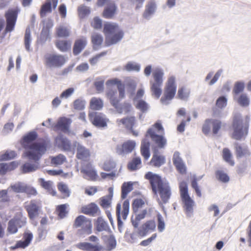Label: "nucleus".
<instances>
[{
	"mask_svg": "<svg viewBox=\"0 0 251 251\" xmlns=\"http://www.w3.org/2000/svg\"><path fill=\"white\" fill-rule=\"evenodd\" d=\"M37 137L36 132L30 131L23 137L22 141L25 155L29 159L35 161L40 159L50 146V141L47 139L42 138L35 141Z\"/></svg>",
	"mask_w": 251,
	"mask_h": 251,
	"instance_id": "nucleus-1",
	"label": "nucleus"
},
{
	"mask_svg": "<svg viewBox=\"0 0 251 251\" xmlns=\"http://www.w3.org/2000/svg\"><path fill=\"white\" fill-rule=\"evenodd\" d=\"M103 32L105 35L106 46L117 43L122 39L124 35L118 24L113 22H107L104 24Z\"/></svg>",
	"mask_w": 251,
	"mask_h": 251,
	"instance_id": "nucleus-2",
	"label": "nucleus"
},
{
	"mask_svg": "<svg viewBox=\"0 0 251 251\" xmlns=\"http://www.w3.org/2000/svg\"><path fill=\"white\" fill-rule=\"evenodd\" d=\"M249 118L246 117V124L244 126L241 115L234 113L233 117L232 127L233 133L232 138L237 140H240L244 135L248 134Z\"/></svg>",
	"mask_w": 251,
	"mask_h": 251,
	"instance_id": "nucleus-3",
	"label": "nucleus"
},
{
	"mask_svg": "<svg viewBox=\"0 0 251 251\" xmlns=\"http://www.w3.org/2000/svg\"><path fill=\"white\" fill-rule=\"evenodd\" d=\"M179 187L184 211L187 217L190 218L193 215L195 202L189 195L188 185L185 181H181L179 183Z\"/></svg>",
	"mask_w": 251,
	"mask_h": 251,
	"instance_id": "nucleus-4",
	"label": "nucleus"
},
{
	"mask_svg": "<svg viewBox=\"0 0 251 251\" xmlns=\"http://www.w3.org/2000/svg\"><path fill=\"white\" fill-rule=\"evenodd\" d=\"M26 224V218L21 212H17L14 217L7 223V234L16 233L19 228L24 227Z\"/></svg>",
	"mask_w": 251,
	"mask_h": 251,
	"instance_id": "nucleus-5",
	"label": "nucleus"
},
{
	"mask_svg": "<svg viewBox=\"0 0 251 251\" xmlns=\"http://www.w3.org/2000/svg\"><path fill=\"white\" fill-rule=\"evenodd\" d=\"M176 86L175 84V77L171 76L168 79L164 96L160 100L162 104L167 105L169 103L168 100H172L174 97L176 93Z\"/></svg>",
	"mask_w": 251,
	"mask_h": 251,
	"instance_id": "nucleus-6",
	"label": "nucleus"
},
{
	"mask_svg": "<svg viewBox=\"0 0 251 251\" xmlns=\"http://www.w3.org/2000/svg\"><path fill=\"white\" fill-rule=\"evenodd\" d=\"M146 136H149L152 142L156 145L153 148H156L158 149H164L167 145L166 138L163 135L157 134L153 127H151L148 129Z\"/></svg>",
	"mask_w": 251,
	"mask_h": 251,
	"instance_id": "nucleus-7",
	"label": "nucleus"
},
{
	"mask_svg": "<svg viewBox=\"0 0 251 251\" xmlns=\"http://www.w3.org/2000/svg\"><path fill=\"white\" fill-rule=\"evenodd\" d=\"M18 10L15 9H8L5 13L6 27L4 31L5 33L10 32L14 29L18 18Z\"/></svg>",
	"mask_w": 251,
	"mask_h": 251,
	"instance_id": "nucleus-8",
	"label": "nucleus"
},
{
	"mask_svg": "<svg viewBox=\"0 0 251 251\" xmlns=\"http://www.w3.org/2000/svg\"><path fill=\"white\" fill-rule=\"evenodd\" d=\"M164 74L160 70H157L153 74V77L154 82H153L151 86V90L157 99H158L161 93V86L163 83V75Z\"/></svg>",
	"mask_w": 251,
	"mask_h": 251,
	"instance_id": "nucleus-9",
	"label": "nucleus"
},
{
	"mask_svg": "<svg viewBox=\"0 0 251 251\" xmlns=\"http://www.w3.org/2000/svg\"><path fill=\"white\" fill-rule=\"evenodd\" d=\"M90 119L93 124L98 128L107 127V123L109 121L105 115L101 113L92 112L89 114Z\"/></svg>",
	"mask_w": 251,
	"mask_h": 251,
	"instance_id": "nucleus-10",
	"label": "nucleus"
},
{
	"mask_svg": "<svg viewBox=\"0 0 251 251\" xmlns=\"http://www.w3.org/2000/svg\"><path fill=\"white\" fill-rule=\"evenodd\" d=\"M74 225L76 227H82L87 234L92 233L91 222L83 215H80L75 219Z\"/></svg>",
	"mask_w": 251,
	"mask_h": 251,
	"instance_id": "nucleus-11",
	"label": "nucleus"
},
{
	"mask_svg": "<svg viewBox=\"0 0 251 251\" xmlns=\"http://www.w3.org/2000/svg\"><path fill=\"white\" fill-rule=\"evenodd\" d=\"M72 120L65 117H60L55 125L53 126V130H59L64 133H67L69 131L70 126L72 123Z\"/></svg>",
	"mask_w": 251,
	"mask_h": 251,
	"instance_id": "nucleus-12",
	"label": "nucleus"
},
{
	"mask_svg": "<svg viewBox=\"0 0 251 251\" xmlns=\"http://www.w3.org/2000/svg\"><path fill=\"white\" fill-rule=\"evenodd\" d=\"M145 178L150 180L152 191L155 193H156L157 187L158 189L160 185L164 184L166 182L162 180L159 176L150 172L146 174Z\"/></svg>",
	"mask_w": 251,
	"mask_h": 251,
	"instance_id": "nucleus-13",
	"label": "nucleus"
},
{
	"mask_svg": "<svg viewBox=\"0 0 251 251\" xmlns=\"http://www.w3.org/2000/svg\"><path fill=\"white\" fill-rule=\"evenodd\" d=\"M39 201L36 200H32L25 206V209L28 212L30 219H33L39 215L40 210Z\"/></svg>",
	"mask_w": 251,
	"mask_h": 251,
	"instance_id": "nucleus-14",
	"label": "nucleus"
},
{
	"mask_svg": "<svg viewBox=\"0 0 251 251\" xmlns=\"http://www.w3.org/2000/svg\"><path fill=\"white\" fill-rule=\"evenodd\" d=\"M76 247L84 251H104L103 247L99 243L93 244L89 242H81L77 244Z\"/></svg>",
	"mask_w": 251,
	"mask_h": 251,
	"instance_id": "nucleus-15",
	"label": "nucleus"
},
{
	"mask_svg": "<svg viewBox=\"0 0 251 251\" xmlns=\"http://www.w3.org/2000/svg\"><path fill=\"white\" fill-rule=\"evenodd\" d=\"M73 146L76 148V157L78 159L85 160L90 156L89 150L80 143L74 141Z\"/></svg>",
	"mask_w": 251,
	"mask_h": 251,
	"instance_id": "nucleus-16",
	"label": "nucleus"
},
{
	"mask_svg": "<svg viewBox=\"0 0 251 251\" xmlns=\"http://www.w3.org/2000/svg\"><path fill=\"white\" fill-rule=\"evenodd\" d=\"M135 146L136 143L135 141L128 140L124 143L122 146H117L116 152L119 155H125L131 152Z\"/></svg>",
	"mask_w": 251,
	"mask_h": 251,
	"instance_id": "nucleus-17",
	"label": "nucleus"
},
{
	"mask_svg": "<svg viewBox=\"0 0 251 251\" xmlns=\"http://www.w3.org/2000/svg\"><path fill=\"white\" fill-rule=\"evenodd\" d=\"M118 7L116 3L114 2L107 4L104 8L102 16L107 19H113L117 13Z\"/></svg>",
	"mask_w": 251,
	"mask_h": 251,
	"instance_id": "nucleus-18",
	"label": "nucleus"
},
{
	"mask_svg": "<svg viewBox=\"0 0 251 251\" xmlns=\"http://www.w3.org/2000/svg\"><path fill=\"white\" fill-rule=\"evenodd\" d=\"M152 151L153 155L150 164L155 167L159 168L165 163V157L159 154V151L156 148H152Z\"/></svg>",
	"mask_w": 251,
	"mask_h": 251,
	"instance_id": "nucleus-19",
	"label": "nucleus"
},
{
	"mask_svg": "<svg viewBox=\"0 0 251 251\" xmlns=\"http://www.w3.org/2000/svg\"><path fill=\"white\" fill-rule=\"evenodd\" d=\"M56 145L64 151H71V141L62 134L57 136L55 139Z\"/></svg>",
	"mask_w": 251,
	"mask_h": 251,
	"instance_id": "nucleus-20",
	"label": "nucleus"
},
{
	"mask_svg": "<svg viewBox=\"0 0 251 251\" xmlns=\"http://www.w3.org/2000/svg\"><path fill=\"white\" fill-rule=\"evenodd\" d=\"M58 0H46L41 7L40 14L41 17H45L47 13L52 12V8L55 9L57 5Z\"/></svg>",
	"mask_w": 251,
	"mask_h": 251,
	"instance_id": "nucleus-21",
	"label": "nucleus"
},
{
	"mask_svg": "<svg viewBox=\"0 0 251 251\" xmlns=\"http://www.w3.org/2000/svg\"><path fill=\"white\" fill-rule=\"evenodd\" d=\"M156 224L154 221L150 220L143 224L139 228H138V233L139 236L144 237L150 232L155 230Z\"/></svg>",
	"mask_w": 251,
	"mask_h": 251,
	"instance_id": "nucleus-22",
	"label": "nucleus"
},
{
	"mask_svg": "<svg viewBox=\"0 0 251 251\" xmlns=\"http://www.w3.org/2000/svg\"><path fill=\"white\" fill-rule=\"evenodd\" d=\"M158 190L163 203H167L171 195V188L169 183L166 182L164 184L160 185Z\"/></svg>",
	"mask_w": 251,
	"mask_h": 251,
	"instance_id": "nucleus-23",
	"label": "nucleus"
},
{
	"mask_svg": "<svg viewBox=\"0 0 251 251\" xmlns=\"http://www.w3.org/2000/svg\"><path fill=\"white\" fill-rule=\"evenodd\" d=\"M173 164L176 170L181 174L186 173L185 165L182 158L180 156V153L178 151H175L173 157Z\"/></svg>",
	"mask_w": 251,
	"mask_h": 251,
	"instance_id": "nucleus-24",
	"label": "nucleus"
},
{
	"mask_svg": "<svg viewBox=\"0 0 251 251\" xmlns=\"http://www.w3.org/2000/svg\"><path fill=\"white\" fill-rule=\"evenodd\" d=\"M106 85L108 87L110 85L115 86V88L119 91V98L120 100L125 97V86L118 79H109L106 81Z\"/></svg>",
	"mask_w": 251,
	"mask_h": 251,
	"instance_id": "nucleus-25",
	"label": "nucleus"
},
{
	"mask_svg": "<svg viewBox=\"0 0 251 251\" xmlns=\"http://www.w3.org/2000/svg\"><path fill=\"white\" fill-rule=\"evenodd\" d=\"M87 44V40L86 37H81L76 39L74 43L73 47V53L75 55H77L81 52L85 48Z\"/></svg>",
	"mask_w": 251,
	"mask_h": 251,
	"instance_id": "nucleus-26",
	"label": "nucleus"
},
{
	"mask_svg": "<svg viewBox=\"0 0 251 251\" xmlns=\"http://www.w3.org/2000/svg\"><path fill=\"white\" fill-rule=\"evenodd\" d=\"M111 86L112 87L108 90L107 96L109 100L110 104L114 107H115L119 103L120 100L119 98H118V93L117 89L115 88V86Z\"/></svg>",
	"mask_w": 251,
	"mask_h": 251,
	"instance_id": "nucleus-27",
	"label": "nucleus"
},
{
	"mask_svg": "<svg viewBox=\"0 0 251 251\" xmlns=\"http://www.w3.org/2000/svg\"><path fill=\"white\" fill-rule=\"evenodd\" d=\"M80 172L83 174V177L85 179L95 180L98 176L96 171L92 167L87 165L80 170Z\"/></svg>",
	"mask_w": 251,
	"mask_h": 251,
	"instance_id": "nucleus-28",
	"label": "nucleus"
},
{
	"mask_svg": "<svg viewBox=\"0 0 251 251\" xmlns=\"http://www.w3.org/2000/svg\"><path fill=\"white\" fill-rule=\"evenodd\" d=\"M99 211V207L94 203H91L81 207V212L83 213L92 216H94Z\"/></svg>",
	"mask_w": 251,
	"mask_h": 251,
	"instance_id": "nucleus-29",
	"label": "nucleus"
},
{
	"mask_svg": "<svg viewBox=\"0 0 251 251\" xmlns=\"http://www.w3.org/2000/svg\"><path fill=\"white\" fill-rule=\"evenodd\" d=\"M109 194L100 198V205L104 208H108L111 203L112 198L113 196V189L112 187L108 188Z\"/></svg>",
	"mask_w": 251,
	"mask_h": 251,
	"instance_id": "nucleus-30",
	"label": "nucleus"
},
{
	"mask_svg": "<svg viewBox=\"0 0 251 251\" xmlns=\"http://www.w3.org/2000/svg\"><path fill=\"white\" fill-rule=\"evenodd\" d=\"M35 163H31L29 162L25 163L22 166V171L23 173H29L36 171L39 168L38 161H35Z\"/></svg>",
	"mask_w": 251,
	"mask_h": 251,
	"instance_id": "nucleus-31",
	"label": "nucleus"
},
{
	"mask_svg": "<svg viewBox=\"0 0 251 251\" xmlns=\"http://www.w3.org/2000/svg\"><path fill=\"white\" fill-rule=\"evenodd\" d=\"M95 226L99 232L111 230L108 223L102 217H99L97 219L95 224Z\"/></svg>",
	"mask_w": 251,
	"mask_h": 251,
	"instance_id": "nucleus-32",
	"label": "nucleus"
},
{
	"mask_svg": "<svg viewBox=\"0 0 251 251\" xmlns=\"http://www.w3.org/2000/svg\"><path fill=\"white\" fill-rule=\"evenodd\" d=\"M55 46L62 52H66L71 50V42L70 40H59L55 42Z\"/></svg>",
	"mask_w": 251,
	"mask_h": 251,
	"instance_id": "nucleus-33",
	"label": "nucleus"
},
{
	"mask_svg": "<svg viewBox=\"0 0 251 251\" xmlns=\"http://www.w3.org/2000/svg\"><path fill=\"white\" fill-rule=\"evenodd\" d=\"M150 146L149 141L146 139L143 140L141 145V152L146 160L148 159L150 156Z\"/></svg>",
	"mask_w": 251,
	"mask_h": 251,
	"instance_id": "nucleus-34",
	"label": "nucleus"
},
{
	"mask_svg": "<svg viewBox=\"0 0 251 251\" xmlns=\"http://www.w3.org/2000/svg\"><path fill=\"white\" fill-rule=\"evenodd\" d=\"M47 63H64L65 58L62 55L56 54H47L46 56Z\"/></svg>",
	"mask_w": 251,
	"mask_h": 251,
	"instance_id": "nucleus-35",
	"label": "nucleus"
},
{
	"mask_svg": "<svg viewBox=\"0 0 251 251\" xmlns=\"http://www.w3.org/2000/svg\"><path fill=\"white\" fill-rule=\"evenodd\" d=\"M70 35V29L66 26L61 25L56 28V35L58 37L67 38Z\"/></svg>",
	"mask_w": 251,
	"mask_h": 251,
	"instance_id": "nucleus-36",
	"label": "nucleus"
},
{
	"mask_svg": "<svg viewBox=\"0 0 251 251\" xmlns=\"http://www.w3.org/2000/svg\"><path fill=\"white\" fill-rule=\"evenodd\" d=\"M121 188V198L122 199H125L126 197L127 194L133 190V183L130 181L124 182L122 184Z\"/></svg>",
	"mask_w": 251,
	"mask_h": 251,
	"instance_id": "nucleus-37",
	"label": "nucleus"
},
{
	"mask_svg": "<svg viewBox=\"0 0 251 251\" xmlns=\"http://www.w3.org/2000/svg\"><path fill=\"white\" fill-rule=\"evenodd\" d=\"M131 105L127 102H124L123 103H119L115 108L117 113L122 114L124 112L125 113H128L129 112L131 109Z\"/></svg>",
	"mask_w": 251,
	"mask_h": 251,
	"instance_id": "nucleus-38",
	"label": "nucleus"
},
{
	"mask_svg": "<svg viewBox=\"0 0 251 251\" xmlns=\"http://www.w3.org/2000/svg\"><path fill=\"white\" fill-rule=\"evenodd\" d=\"M103 41L102 36L98 33L94 32L91 35V42L94 47L100 46Z\"/></svg>",
	"mask_w": 251,
	"mask_h": 251,
	"instance_id": "nucleus-39",
	"label": "nucleus"
},
{
	"mask_svg": "<svg viewBox=\"0 0 251 251\" xmlns=\"http://www.w3.org/2000/svg\"><path fill=\"white\" fill-rule=\"evenodd\" d=\"M38 182L40 185L44 189L49 192L52 191V195H55L56 192L53 191V182L51 181H46L44 178H40L38 179Z\"/></svg>",
	"mask_w": 251,
	"mask_h": 251,
	"instance_id": "nucleus-40",
	"label": "nucleus"
},
{
	"mask_svg": "<svg viewBox=\"0 0 251 251\" xmlns=\"http://www.w3.org/2000/svg\"><path fill=\"white\" fill-rule=\"evenodd\" d=\"M77 13L80 18H84L90 13V10L88 7L81 5L77 8Z\"/></svg>",
	"mask_w": 251,
	"mask_h": 251,
	"instance_id": "nucleus-41",
	"label": "nucleus"
},
{
	"mask_svg": "<svg viewBox=\"0 0 251 251\" xmlns=\"http://www.w3.org/2000/svg\"><path fill=\"white\" fill-rule=\"evenodd\" d=\"M17 156V153L13 151H7L3 154L0 155V161H5L11 160L15 158Z\"/></svg>",
	"mask_w": 251,
	"mask_h": 251,
	"instance_id": "nucleus-42",
	"label": "nucleus"
},
{
	"mask_svg": "<svg viewBox=\"0 0 251 251\" xmlns=\"http://www.w3.org/2000/svg\"><path fill=\"white\" fill-rule=\"evenodd\" d=\"M69 206L67 203L63 204L58 205L57 207V211L58 212V215L61 218L63 219L66 217L68 212L67 211V208Z\"/></svg>",
	"mask_w": 251,
	"mask_h": 251,
	"instance_id": "nucleus-43",
	"label": "nucleus"
},
{
	"mask_svg": "<svg viewBox=\"0 0 251 251\" xmlns=\"http://www.w3.org/2000/svg\"><path fill=\"white\" fill-rule=\"evenodd\" d=\"M25 185L24 183L19 182L11 185L10 188L15 193H24L25 191Z\"/></svg>",
	"mask_w": 251,
	"mask_h": 251,
	"instance_id": "nucleus-44",
	"label": "nucleus"
},
{
	"mask_svg": "<svg viewBox=\"0 0 251 251\" xmlns=\"http://www.w3.org/2000/svg\"><path fill=\"white\" fill-rule=\"evenodd\" d=\"M31 31L29 27L26 28L24 37V43L26 50H29L30 44L31 41Z\"/></svg>",
	"mask_w": 251,
	"mask_h": 251,
	"instance_id": "nucleus-45",
	"label": "nucleus"
},
{
	"mask_svg": "<svg viewBox=\"0 0 251 251\" xmlns=\"http://www.w3.org/2000/svg\"><path fill=\"white\" fill-rule=\"evenodd\" d=\"M91 108L94 110H100L103 107V101L101 100L93 98L90 102Z\"/></svg>",
	"mask_w": 251,
	"mask_h": 251,
	"instance_id": "nucleus-46",
	"label": "nucleus"
},
{
	"mask_svg": "<svg viewBox=\"0 0 251 251\" xmlns=\"http://www.w3.org/2000/svg\"><path fill=\"white\" fill-rule=\"evenodd\" d=\"M223 156L224 159L231 166L234 165V162L232 160V154L228 149H224L223 151Z\"/></svg>",
	"mask_w": 251,
	"mask_h": 251,
	"instance_id": "nucleus-47",
	"label": "nucleus"
},
{
	"mask_svg": "<svg viewBox=\"0 0 251 251\" xmlns=\"http://www.w3.org/2000/svg\"><path fill=\"white\" fill-rule=\"evenodd\" d=\"M215 175L216 178L222 182L227 183L229 180L228 175L223 171L218 170L216 172Z\"/></svg>",
	"mask_w": 251,
	"mask_h": 251,
	"instance_id": "nucleus-48",
	"label": "nucleus"
},
{
	"mask_svg": "<svg viewBox=\"0 0 251 251\" xmlns=\"http://www.w3.org/2000/svg\"><path fill=\"white\" fill-rule=\"evenodd\" d=\"M190 91L185 87L179 88L177 92V96L179 99L183 100H187L189 97Z\"/></svg>",
	"mask_w": 251,
	"mask_h": 251,
	"instance_id": "nucleus-49",
	"label": "nucleus"
},
{
	"mask_svg": "<svg viewBox=\"0 0 251 251\" xmlns=\"http://www.w3.org/2000/svg\"><path fill=\"white\" fill-rule=\"evenodd\" d=\"M117 242L115 236L113 235H110L107 240V251H111L116 248Z\"/></svg>",
	"mask_w": 251,
	"mask_h": 251,
	"instance_id": "nucleus-50",
	"label": "nucleus"
},
{
	"mask_svg": "<svg viewBox=\"0 0 251 251\" xmlns=\"http://www.w3.org/2000/svg\"><path fill=\"white\" fill-rule=\"evenodd\" d=\"M145 204L143 200L140 199H137L134 200L132 206L133 212L136 214L138 213L139 208H141Z\"/></svg>",
	"mask_w": 251,
	"mask_h": 251,
	"instance_id": "nucleus-51",
	"label": "nucleus"
},
{
	"mask_svg": "<svg viewBox=\"0 0 251 251\" xmlns=\"http://www.w3.org/2000/svg\"><path fill=\"white\" fill-rule=\"evenodd\" d=\"M141 163V158L140 157H135L131 162L128 163L127 167L129 170L134 171L137 169L138 165Z\"/></svg>",
	"mask_w": 251,
	"mask_h": 251,
	"instance_id": "nucleus-52",
	"label": "nucleus"
},
{
	"mask_svg": "<svg viewBox=\"0 0 251 251\" xmlns=\"http://www.w3.org/2000/svg\"><path fill=\"white\" fill-rule=\"evenodd\" d=\"M156 5L154 2H150L146 6V8L144 13V16L147 17L149 15L152 14L155 9Z\"/></svg>",
	"mask_w": 251,
	"mask_h": 251,
	"instance_id": "nucleus-53",
	"label": "nucleus"
},
{
	"mask_svg": "<svg viewBox=\"0 0 251 251\" xmlns=\"http://www.w3.org/2000/svg\"><path fill=\"white\" fill-rule=\"evenodd\" d=\"M91 25L95 29H100L102 26V21L99 17H95L91 22Z\"/></svg>",
	"mask_w": 251,
	"mask_h": 251,
	"instance_id": "nucleus-54",
	"label": "nucleus"
},
{
	"mask_svg": "<svg viewBox=\"0 0 251 251\" xmlns=\"http://www.w3.org/2000/svg\"><path fill=\"white\" fill-rule=\"evenodd\" d=\"M235 148L236 149V154L238 157L243 156L246 152L247 148L246 146L239 145L238 143L235 144Z\"/></svg>",
	"mask_w": 251,
	"mask_h": 251,
	"instance_id": "nucleus-55",
	"label": "nucleus"
},
{
	"mask_svg": "<svg viewBox=\"0 0 251 251\" xmlns=\"http://www.w3.org/2000/svg\"><path fill=\"white\" fill-rule=\"evenodd\" d=\"M122 217L124 220H126L129 213V201L125 200L123 204Z\"/></svg>",
	"mask_w": 251,
	"mask_h": 251,
	"instance_id": "nucleus-56",
	"label": "nucleus"
},
{
	"mask_svg": "<svg viewBox=\"0 0 251 251\" xmlns=\"http://www.w3.org/2000/svg\"><path fill=\"white\" fill-rule=\"evenodd\" d=\"M212 123L213 132L216 134L221 127L222 122L219 120L212 119Z\"/></svg>",
	"mask_w": 251,
	"mask_h": 251,
	"instance_id": "nucleus-57",
	"label": "nucleus"
},
{
	"mask_svg": "<svg viewBox=\"0 0 251 251\" xmlns=\"http://www.w3.org/2000/svg\"><path fill=\"white\" fill-rule=\"evenodd\" d=\"M245 88V83L243 81H237L234 85L233 92L235 94L243 91Z\"/></svg>",
	"mask_w": 251,
	"mask_h": 251,
	"instance_id": "nucleus-58",
	"label": "nucleus"
},
{
	"mask_svg": "<svg viewBox=\"0 0 251 251\" xmlns=\"http://www.w3.org/2000/svg\"><path fill=\"white\" fill-rule=\"evenodd\" d=\"M136 106L137 109L143 112H146L149 108L148 103L143 100H139L137 101Z\"/></svg>",
	"mask_w": 251,
	"mask_h": 251,
	"instance_id": "nucleus-59",
	"label": "nucleus"
},
{
	"mask_svg": "<svg viewBox=\"0 0 251 251\" xmlns=\"http://www.w3.org/2000/svg\"><path fill=\"white\" fill-rule=\"evenodd\" d=\"M85 105V101L81 99H77L74 102V108L76 110H83Z\"/></svg>",
	"mask_w": 251,
	"mask_h": 251,
	"instance_id": "nucleus-60",
	"label": "nucleus"
},
{
	"mask_svg": "<svg viewBox=\"0 0 251 251\" xmlns=\"http://www.w3.org/2000/svg\"><path fill=\"white\" fill-rule=\"evenodd\" d=\"M116 165V163L113 160H107L104 163L103 169L106 171H110L115 168Z\"/></svg>",
	"mask_w": 251,
	"mask_h": 251,
	"instance_id": "nucleus-61",
	"label": "nucleus"
},
{
	"mask_svg": "<svg viewBox=\"0 0 251 251\" xmlns=\"http://www.w3.org/2000/svg\"><path fill=\"white\" fill-rule=\"evenodd\" d=\"M157 222H158V225H157L158 230L159 232H161L164 230L165 227V225L164 219H163V217L162 216V215L160 213H158L157 214Z\"/></svg>",
	"mask_w": 251,
	"mask_h": 251,
	"instance_id": "nucleus-62",
	"label": "nucleus"
},
{
	"mask_svg": "<svg viewBox=\"0 0 251 251\" xmlns=\"http://www.w3.org/2000/svg\"><path fill=\"white\" fill-rule=\"evenodd\" d=\"M212 126V119H206L202 126V132L205 134H207L211 128V126Z\"/></svg>",
	"mask_w": 251,
	"mask_h": 251,
	"instance_id": "nucleus-63",
	"label": "nucleus"
},
{
	"mask_svg": "<svg viewBox=\"0 0 251 251\" xmlns=\"http://www.w3.org/2000/svg\"><path fill=\"white\" fill-rule=\"evenodd\" d=\"M227 100L224 96L219 97L216 101V106L220 108L223 109L226 106Z\"/></svg>",
	"mask_w": 251,
	"mask_h": 251,
	"instance_id": "nucleus-64",
	"label": "nucleus"
}]
</instances>
